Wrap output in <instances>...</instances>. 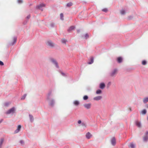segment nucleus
I'll list each match as a JSON object with an SVG mask.
<instances>
[{
    "mask_svg": "<svg viewBox=\"0 0 148 148\" xmlns=\"http://www.w3.org/2000/svg\"><path fill=\"white\" fill-rule=\"evenodd\" d=\"M50 60L51 62L55 66L56 68L57 69L59 68V67L58 65V63L55 59L51 58H50Z\"/></svg>",
    "mask_w": 148,
    "mask_h": 148,
    "instance_id": "nucleus-1",
    "label": "nucleus"
},
{
    "mask_svg": "<svg viewBox=\"0 0 148 148\" xmlns=\"http://www.w3.org/2000/svg\"><path fill=\"white\" fill-rule=\"evenodd\" d=\"M15 108L14 107H13L8 110L6 112V114H14L15 111Z\"/></svg>",
    "mask_w": 148,
    "mask_h": 148,
    "instance_id": "nucleus-2",
    "label": "nucleus"
},
{
    "mask_svg": "<svg viewBox=\"0 0 148 148\" xmlns=\"http://www.w3.org/2000/svg\"><path fill=\"white\" fill-rule=\"evenodd\" d=\"M45 6V4L44 3L40 4L36 6V8L37 9H40L42 11L43 10V9H42V7H44Z\"/></svg>",
    "mask_w": 148,
    "mask_h": 148,
    "instance_id": "nucleus-3",
    "label": "nucleus"
},
{
    "mask_svg": "<svg viewBox=\"0 0 148 148\" xmlns=\"http://www.w3.org/2000/svg\"><path fill=\"white\" fill-rule=\"evenodd\" d=\"M46 44L48 46L51 47L54 46V44L51 40L48 41L46 43Z\"/></svg>",
    "mask_w": 148,
    "mask_h": 148,
    "instance_id": "nucleus-4",
    "label": "nucleus"
},
{
    "mask_svg": "<svg viewBox=\"0 0 148 148\" xmlns=\"http://www.w3.org/2000/svg\"><path fill=\"white\" fill-rule=\"evenodd\" d=\"M13 41L9 44V45L12 46L16 42L17 40V37L16 36H14L13 37Z\"/></svg>",
    "mask_w": 148,
    "mask_h": 148,
    "instance_id": "nucleus-5",
    "label": "nucleus"
},
{
    "mask_svg": "<svg viewBox=\"0 0 148 148\" xmlns=\"http://www.w3.org/2000/svg\"><path fill=\"white\" fill-rule=\"evenodd\" d=\"M148 140V131H147L145 134V136L143 138V141L145 142H146Z\"/></svg>",
    "mask_w": 148,
    "mask_h": 148,
    "instance_id": "nucleus-6",
    "label": "nucleus"
},
{
    "mask_svg": "<svg viewBox=\"0 0 148 148\" xmlns=\"http://www.w3.org/2000/svg\"><path fill=\"white\" fill-rule=\"evenodd\" d=\"M91 105V104L90 103H85L84 105V107L87 109H90Z\"/></svg>",
    "mask_w": 148,
    "mask_h": 148,
    "instance_id": "nucleus-7",
    "label": "nucleus"
},
{
    "mask_svg": "<svg viewBox=\"0 0 148 148\" xmlns=\"http://www.w3.org/2000/svg\"><path fill=\"white\" fill-rule=\"evenodd\" d=\"M21 127V125H18L17 129L14 131V133L16 134L18 133L20 131Z\"/></svg>",
    "mask_w": 148,
    "mask_h": 148,
    "instance_id": "nucleus-8",
    "label": "nucleus"
},
{
    "mask_svg": "<svg viewBox=\"0 0 148 148\" xmlns=\"http://www.w3.org/2000/svg\"><path fill=\"white\" fill-rule=\"evenodd\" d=\"M117 71V70L116 69H114L111 72L109 73V75L111 77L114 76L116 74V73Z\"/></svg>",
    "mask_w": 148,
    "mask_h": 148,
    "instance_id": "nucleus-9",
    "label": "nucleus"
},
{
    "mask_svg": "<svg viewBox=\"0 0 148 148\" xmlns=\"http://www.w3.org/2000/svg\"><path fill=\"white\" fill-rule=\"evenodd\" d=\"M111 143L113 146H115L116 144V139L115 137H113L111 140Z\"/></svg>",
    "mask_w": 148,
    "mask_h": 148,
    "instance_id": "nucleus-10",
    "label": "nucleus"
},
{
    "mask_svg": "<svg viewBox=\"0 0 148 148\" xmlns=\"http://www.w3.org/2000/svg\"><path fill=\"white\" fill-rule=\"evenodd\" d=\"M55 102V100L53 99H52L50 100L49 103V105L51 107H53L54 105Z\"/></svg>",
    "mask_w": 148,
    "mask_h": 148,
    "instance_id": "nucleus-11",
    "label": "nucleus"
},
{
    "mask_svg": "<svg viewBox=\"0 0 148 148\" xmlns=\"http://www.w3.org/2000/svg\"><path fill=\"white\" fill-rule=\"evenodd\" d=\"M106 86L105 84L104 83L101 82L99 85V87L101 89H103Z\"/></svg>",
    "mask_w": 148,
    "mask_h": 148,
    "instance_id": "nucleus-12",
    "label": "nucleus"
},
{
    "mask_svg": "<svg viewBox=\"0 0 148 148\" xmlns=\"http://www.w3.org/2000/svg\"><path fill=\"white\" fill-rule=\"evenodd\" d=\"M135 124L138 127H141V124L140 122L137 120L135 121Z\"/></svg>",
    "mask_w": 148,
    "mask_h": 148,
    "instance_id": "nucleus-13",
    "label": "nucleus"
},
{
    "mask_svg": "<svg viewBox=\"0 0 148 148\" xmlns=\"http://www.w3.org/2000/svg\"><path fill=\"white\" fill-rule=\"evenodd\" d=\"M51 91H50L48 93L47 96V100H50L51 97Z\"/></svg>",
    "mask_w": 148,
    "mask_h": 148,
    "instance_id": "nucleus-14",
    "label": "nucleus"
},
{
    "mask_svg": "<svg viewBox=\"0 0 148 148\" xmlns=\"http://www.w3.org/2000/svg\"><path fill=\"white\" fill-rule=\"evenodd\" d=\"M102 98L101 96H99L94 97L93 98V99L95 101H99L102 99Z\"/></svg>",
    "mask_w": 148,
    "mask_h": 148,
    "instance_id": "nucleus-15",
    "label": "nucleus"
},
{
    "mask_svg": "<svg viewBox=\"0 0 148 148\" xmlns=\"http://www.w3.org/2000/svg\"><path fill=\"white\" fill-rule=\"evenodd\" d=\"M75 28V27L73 26H71L67 30L68 32H70L71 31L73 30Z\"/></svg>",
    "mask_w": 148,
    "mask_h": 148,
    "instance_id": "nucleus-16",
    "label": "nucleus"
},
{
    "mask_svg": "<svg viewBox=\"0 0 148 148\" xmlns=\"http://www.w3.org/2000/svg\"><path fill=\"white\" fill-rule=\"evenodd\" d=\"M91 136L92 135L89 132H87L86 135V138L87 139H90Z\"/></svg>",
    "mask_w": 148,
    "mask_h": 148,
    "instance_id": "nucleus-17",
    "label": "nucleus"
},
{
    "mask_svg": "<svg viewBox=\"0 0 148 148\" xmlns=\"http://www.w3.org/2000/svg\"><path fill=\"white\" fill-rule=\"evenodd\" d=\"M94 62V58L93 57H91L90 58V61L88 62V64H92Z\"/></svg>",
    "mask_w": 148,
    "mask_h": 148,
    "instance_id": "nucleus-18",
    "label": "nucleus"
},
{
    "mask_svg": "<svg viewBox=\"0 0 148 148\" xmlns=\"http://www.w3.org/2000/svg\"><path fill=\"white\" fill-rule=\"evenodd\" d=\"M117 62L118 63H120L122 62L123 61V58L121 57H119L117 58Z\"/></svg>",
    "mask_w": 148,
    "mask_h": 148,
    "instance_id": "nucleus-19",
    "label": "nucleus"
},
{
    "mask_svg": "<svg viewBox=\"0 0 148 148\" xmlns=\"http://www.w3.org/2000/svg\"><path fill=\"white\" fill-rule=\"evenodd\" d=\"M29 116L30 122H32L34 120V119L33 116L31 114H29Z\"/></svg>",
    "mask_w": 148,
    "mask_h": 148,
    "instance_id": "nucleus-20",
    "label": "nucleus"
},
{
    "mask_svg": "<svg viewBox=\"0 0 148 148\" xmlns=\"http://www.w3.org/2000/svg\"><path fill=\"white\" fill-rule=\"evenodd\" d=\"M80 125L83 127L84 129L86 127V123L84 122H82Z\"/></svg>",
    "mask_w": 148,
    "mask_h": 148,
    "instance_id": "nucleus-21",
    "label": "nucleus"
},
{
    "mask_svg": "<svg viewBox=\"0 0 148 148\" xmlns=\"http://www.w3.org/2000/svg\"><path fill=\"white\" fill-rule=\"evenodd\" d=\"M128 147L130 148H134L135 145L132 143H131L128 146Z\"/></svg>",
    "mask_w": 148,
    "mask_h": 148,
    "instance_id": "nucleus-22",
    "label": "nucleus"
},
{
    "mask_svg": "<svg viewBox=\"0 0 148 148\" xmlns=\"http://www.w3.org/2000/svg\"><path fill=\"white\" fill-rule=\"evenodd\" d=\"M102 93V90L100 89H98L97 90L96 92V93L97 94H100Z\"/></svg>",
    "mask_w": 148,
    "mask_h": 148,
    "instance_id": "nucleus-23",
    "label": "nucleus"
},
{
    "mask_svg": "<svg viewBox=\"0 0 148 148\" xmlns=\"http://www.w3.org/2000/svg\"><path fill=\"white\" fill-rule=\"evenodd\" d=\"M4 139L3 138H1L0 139V148H1L2 144L3 142Z\"/></svg>",
    "mask_w": 148,
    "mask_h": 148,
    "instance_id": "nucleus-24",
    "label": "nucleus"
},
{
    "mask_svg": "<svg viewBox=\"0 0 148 148\" xmlns=\"http://www.w3.org/2000/svg\"><path fill=\"white\" fill-rule=\"evenodd\" d=\"M148 102V97L144 98L143 99V102L144 103H146Z\"/></svg>",
    "mask_w": 148,
    "mask_h": 148,
    "instance_id": "nucleus-25",
    "label": "nucleus"
},
{
    "mask_svg": "<svg viewBox=\"0 0 148 148\" xmlns=\"http://www.w3.org/2000/svg\"><path fill=\"white\" fill-rule=\"evenodd\" d=\"M73 104L77 106L79 104V101H77V100H75V101H74Z\"/></svg>",
    "mask_w": 148,
    "mask_h": 148,
    "instance_id": "nucleus-26",
    "label": "nucleus"
},
{
    "mask_svg": "<svg viewBox=\"0 0 148 148\" xmlns=\"http://www.w3.org/2000/svg\"><path fill=\"white\" fill-rule=\"evenodd\" d=\"M62 42V43L64 44H66V42H67V40L64 38H62L61 40Z\"/></svg>",
    "mask_w": 148,
    "mask_h": 148,
    "instance_id": "nucleus-27",
    "label": "nucleus"
},
{
    "mask_svg": "<svg viewBox=\"0 0 148 148\" xmlns=\"http://www.w3.org/2000/svg\"><path fill=\"white\" fill-rule=\"evenodd\" d=\"M141 114L143 115H145L147 113V111L146 109H144L141 111Z\"/></svg>",
    "mask_w": 148,
    "mask_h": 148,
    "instance_id": "nucleus-28",
    "label": "nucleus"
},
{
    "mask_svg": "<svg viewBox=\"0 0 148 148\" xmlns=\"http://www.w3.org/2000/svg\"><path fill=\"white\" fill-rule=\"evenodd\" d=\"M88 98V96L87 95H84L83 97V100H86Z\"/></svg>",
    "mask_w": 148,
    "mask_h": 148,
    "instance_id": "nucleus-29",
    "label": "nucleus"
},
{
    "mask_svg": "<svg viewBox=\"0 0 148 148\" xmlns=\"http://www.w3.org/2000/svg\"><path fill=\"white\" fill-rule=\"evenodd\" d=\"M122 15H124L125 14V10H122L120 11Z\"/></svg>",
    "mask_w": 148,
    "mask_h": 148,
    "instance_id": "nucleus-30",
    "label": "nucleus"
},
{
    "mask_svg": "<svg viewBox=\"0 0 148 148\" xmlns=\"http://www.w3.org/2000/svg\"><path fill=\"white\" fill-rule=\"evenodd\" d=\"M147 63V61L145 60L142 61V64L143 65H145Z\"/></svg>",
    "mask_w": 148,
    "mask_h": 148,
    "instance_id": "nucleus-31",
    "label": "nucleus"
},
{
    "mask_svg": "<svg viewBox=\"0 0 148 148\" xmlns=\"http://www.w3.org/2000/svg\"><path fill=\"white\" fill-rule=\"evenodd\" d=\"M26 96H27L26 94H25L24 95H23L22 96V97L21 98V99L22 100H24L25 99Z\"/></svg>",
    "mask_w": 148,
    "mask_h": 148,
    "instance_id": "nucleus-32",
    "label": "nucleus"
},
{
    "mask_svg": "<svg viewBox=\"0 0 148 148\" xmlns=\"http://www.w3.org/2000/svg\"><path fill=\"white\" fill-rule=\"evenodd\" d=\"M72 3L71 2H70L67 3L66 5L67 7H70L72 5Z\"/></svg>",
    "mask_w": 148,
    "mask_h": 148,
    "instance_id": "nucleus-33",
    "label": "nucleus"
},
{
    "mask_svg": "<svg viewBox=\"0 0 148 148\" xmlns=\"http://www.w3.org/2000/svg\"><path fill=\"white\" fill-rule=\"evenodd\" d=\"M89 37V35L88 34H86L84 35V38L86 39H87Z\"/></svg>",
    "mask_w": 148,
    "mask_h": 148,
    "instance_id": "nucleus-34",
    "label": "nucleus"
},
{
    "mask_svg": "<svg viewBox=\"0 0 148 148\" xmlns=\"http://www.w3.org/2000/svg\"><path fill=\"white\" fill-rule=\"evenodd\" d=\"M102 11L105 12H107L108 11V10L106 8H105L102 10Z\"/></svg>",
    "mask_w": 148,
    "mask_h": 148,
    "instance_id": "nucleus-35",
    "label": "nucleus"
},
{
    "mask_svg": "<svg viewBox=\"0 0 148 148\" xmlns=\"http://www.w3.org/2000/svg\"><path fill=\"white\" fill-rule=\"evenodd\" d=\"M28 20H25V21H24V22H23V24L24 25H26L27 22H28Z\"/></svg>",
    "mask_w": 148,
    "mask_h": 148,
    "instance_id": "nucleus-36",
    "label": "nucleus"
},
{
    "mask_svg": "<svg viewBox=\"0 0 148 148\" xmlns=\"http://www.w3.org/2000/svg\"><path fill=\"white\" fill-rule=\"evenodd\" d=\"M60 17L61 19L62 20H63V13H61L60 14Z\"/></svg>",
    "mask_w": 148,
    "mask_h": 148,
    "instance_id": "nucleus-37",
    "label": "nucleus"
},
{
    "mask_svg": "<svg viewBox=\"0 0 148 148\" xmlns=\"http://www.w3.org/2000/svg\"><path fill=\"white\" fill-rule=\"evenodd\" d=\"M55 26V24L54 23H52L50 24V26L52 27H54Z\"/></svg>",
    "mask_w": 148,
    "mask_h": 148,
    "instance_id": "nucleus-38",
    "label": "nucleus"
},
{
    "mask_svg": "<svg viewBox=\"0 0 148 148\" xmlns=\"http://www.w3.org/2000/svg\"><path fill=\"white\" fill-rule=\"evenodd\" d=\"M18 3H21L23 2V0H18L17 1Z\"/></svg>",
    "mask_w": 148,
    "mask_h": 148,
    "instance_id": "nucleus-39",
    "label": "nucleus"
},
{
    "mask_svg": "<svg viewBox=\"0 0 148 148\" xmlns=\"http://www.w3.org/2000/svg\"><path fill=\"white\" fill-rule=\"evenodd\" d=\"M4 65V63L3 62H2V61H1L0 60V65L2 66H3Z\"/></svg>",
    "mask_w": 148,
    "mask_h": 148,
    "instance_id": "nucleus-40",
    "label": "nucleus"
},
{
    "mask_svg": "<svg viewBox=\"0 0 148 148\" xmlns=\"http://www.w3.org/2000/svg\"><path fill=\"white\" fill-rule=\"evenodd\" d=\"M111 84V82H109L107 84V86L108 87H109V86Z\"/></svg>",
    "mask_w": 148,
    "mask_h": 148,
    "instance_id": "nucleus-41",
    "label": "nucleus"
},
{
    "mask_svg": "<svg viewBox=\"0 0 148 148\" xmlns=\"http://www.w3.org/2000/svg\"><path fill=\"white\" fill-rule=\"evenodd\" d=\"M9 105V103L8 102L5 103H4V105L6 106H8Z\"/></svg>",
    "mask_w": 148,
    "mask_h": 148,
    "instance_id": "nucleus-42",
    "label": "nucleus"
},
{
    "mask_svg": "<svg viewBox=\"0 0 148 148\" xmlns=\"http://www.w3.org/2000/svg\"><path fill=\"white\" fill-rule=\"evenodd\" d=\"M60 73H61V74L64 76H66V75H65V74L62 72V71H60Z\"/></svg>",
    "mask_w": 148,
    "mask_h": 148,
    "instance_id": "nucleus-43",
    "label": "nucleus"
},
{
    "mask_svg": "<svg viewBox=\"0 0 148 148\" xmlns=\"http://www.w3.org/2000/svg\"><path fill=\"white\" fill-rule=\"evenodd\" d=\"M77 123L78 124H81V123H82V121L81 120H79L78 121Z\"/></svg>",
    "mask_w": 148,
    "mask_h": 148,
    "instance_id": "nucleus-44",
    "label": "nucleus"
},
{
    "mask_svg": "<svg viewBox=\"0 0 148 148\" xmlns=\"http://www.w3.org/2000/svg\"><path fill=\"white\" fill-rule=\"evenodd\" d=\"M19 142L21 144H23L24 143V142L23 140H20Z\"/></svg>",
    "mask_w": 148,
    "mask_h": 148,
    "instance_id": "nucleus-45",
    "label": "nucleus"
},
{
    "mask_svg": "<svg viewBox=\"0 0 148 148\" xmlns=\"http://www.w3.org/2000/svg\"><path fill=\"white\" fill-rule=\"evenodd\" d=\"M30 17V14L28 15L26 17V18L27 19H29Z\"/></svg>",
    "mask_w": 148,
    "mask_h": 148,
    "instance_id": "nucleus-46",
    "label": "nucleus"
},
{
    "mask_svg": "<svg viewBox=\"0 0 148 148\" xmlns=\"http://www.w3.org/2000/svg\"><path fill=\"white\" fill-rule=\"evenodd\" d=\"M3 121V119H1L0 120V123H1Z\"/></svg>",
    "mask_w": 148,
    "mask_h": 148,
    "instance_id": "nucleus-47",
    "label": "nucleus"
},
{
    "mask_svg": "<svg viewBox=\"0 0 148 148\" xmlns=\"http://www.w3.org/2000/svg\"><path fill=\"white\" fill-rule=\"evenodd\" d=\"M80 31V30L79 29H77V32L78 33H79Z\"/></svg>",
    "mask_w": 148,
    "mask_h": 148,
    "instance_id": "nucleus-48",
    "label": "nucleus"
},
{
    "mask_svg": "<svg viewBox=\"0 0 148 148\" xmlns=\"http://www.w3.org/2000/svg\"><path fill=\"white\" fill-rule=\"evenodd\" d=\"M146 108H148V104L146 105Z\"/></svg>",
    "mask_w": 148,
    "mask_h": 148,
    "instance_id": "nucleus-49",
    "label": "nucleus"
},
{
    "mask_svg": "<svg viewBox=\"0 0 148 148\" xmlns=\"http://www.w3.org/2000/svg\"><path fill=\"white\" fill-rule=\"evenodd\" d=\"M147 121H148V117H147Z\"/></svg>",
    "mask_w": 148,
    "mask_h": 148,
    "instance_id": "nucleus-50",
    "label": "nucleus"
},
{
    "mask_svg": "<svg viewBox=\"0 0 148 148\" xmlns=\"http://www.w3.org/2000/svg\"><path fill=\"white\" fill-rule=\"evenodd\" d=\"M129 19H130V17H129Z\"/></svg>",
    "mask_w": 148,
    "mask_h": 148,
    "instance_id": "nucleus-51",
    "label": "nucleus"
}]
</instances>
